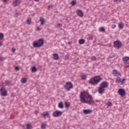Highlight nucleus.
Wrapping results in <instances>:
<instances>
[{
    "label": "nucleus",
    "mask_w": 129,
    "mask_h": 129,
    "mask_svg": "<svg viewBox=\"0 0 129 129\" xmlns=\"http://www.w3.org/2000/svg\"><path fill=\"white\" fill-rule=\"evenodd\" d=\"M96 57H95V56H93L91 57V59L92 60V61H94L95 60H96Z\"/></svg>",
    "instance_id": "e433bc0d"
},
{
    "label": "nucleus",
    "mask_w": 129,
    "mask_h": 129,
    "mask_svg": "<svg viewBox=\"0 0 129 129\" xmlns=\"http://www.w3.org/2000/svg\"><path fill=\"white\" fill-rule=\"evenodd\" d=\"M69 58V54H66L64 56V60H68Z\"/></svg>",
    "instance_id": "473e14b6"
},
{
    "label": "nucleus",
    "mask_w": 129,
    "mask_h": 129,
    "mask_svg": "<svg viewBox=\"0 0 129 129\" xmlns=\"http://www.w3.org/2000/svg\"><path fill=\"white\" fill-rule=\"evenodd\" d=\"M76 1H72V2H71V5H72V6H75V5H76Z\"/></svg>",
    "instance_id": "2f4dec72"
},
{
    "label": "nucleus",
    "mask_w": 129,
    "mask_h": 129,
    "mask_svg": "<svg viewBox=\"0 0 129 129\" xmlns=\"http://www.w3.org/2000/svg\"><path fill=\"white\" fill-rule=\"evenodd\" d=\"M85 43V40L84 39H80L79 40V43L80 45H82V44H84Z\"/></svg>",
    "instance_id": "f3484780"
},
{
    "label": "nucleus",
    "mask_w": 129,
    "mask_h": 129,
    "mask_svg": "<svg viewBox=\"0 0 129 129\" xmlns=\"http://www.w3.org/2000/svg\"><path fill=\"white\" fill-rule=\"evenodd\" d=\"M99 101H100L99 100H96V102H99Z\"/></svg>",
    "instance_id": "49530a36"
},
{
    "label": "nucleus",
    "mask_w": 129,
    "mask_h": 129,
    "mask_svg": "<svg viewBox=\"0 0 129 129\" xmlns=\"http://www.w3.org/2000/svg\"><path fill=\"white\" fill-rule=\"evenodd\" d=\"M113 2H114V3H117V0H113Z\"/></svg>",
    "instance_id": "de8ad7c7"
},
{
    "label": "nucleus",
    "mask_w": 129,
    "mask_h": 129,
    "mask_svg": "<svg viewBox=\"0 0 129 129\" xmlns=\"http://www.w3.org/2000/svg\"><path fill=\"white\" fill-rule=\"evenodd\" d=\"M53 7H54V5H49L48 9V10H50V9H52Z\"/></svg>",
    "instance_id": "c9c22d12"
},
{
    "label": "nucleus",
    "mask_w": 129,
    "mask_h": 129,
    "mask_svg": "<svg viewBox=\"0 0 129 129\" xmlns=\"http://www.w3.org/2000/svg\"><path fill=\"white\" fill-rule=\"evenodd\" d=\"M21 83H26V82H27V79H26V78H23L21 79Z\"/></svg>",
    "instance_id": "4be33fe9"
},
{
    "label": "nucleus",
    "mask_w": 129,
    "mask_h": 129,
    "mask_svg": "<svg viewBox=\"0 0 129 129\" xmlns=\"http://www.w3.org/2000/svg\"><path fill=\"white\" fill-rule=\"evenodd\" d=\"M53 57V59L54 60H58V58H59V55H58V54L57 53H54L52 55Z\"/></svg>",
    "instance_id": "dca6fc26"
},
{
    "label": "nucleus",
    "mask_w": 129,
    "mask_h": 129,
    "mask_svg": "<svg viewBox=\"0 0 129 129\" xmlns=\"http://www.w3.org/2000/svg\"><path fill=\"white\" fill-rule=\"evenodd\" d=\"M4 60H5V58L2 56H0V61H4Z\"/></svg>",
    "instance_id": "79ce46f5"
},
{
    "label": "nucleus",
    "mask_w": 129,
    "mask_h": 129,
    "mask_svg": "<svg viewBox=\"0 0 129 129\" xmlns=\"http://www.w3.org/2000/svg\"><path fill=\"white\" fill-rule=\"evenodd\" d=\"M118 27L119 29H122L123 28V25H122V23L118 24Z\"/></svg>",
    "instance_id": "a878e982"
},
{
    "label": "nucleus",
    "mask_w": 129,
    "mask_h": 129,
    "mask_svg": "<svg viewBox=\"0 0 129 129\" xmlns=\"http://www.w3.org/2000/svg\"><path fill=\"white\" fill-rule=\"evenodd\" d=\"M56 28H59V29L62 28V24L58 23L56 26Z\"/></svg>",
    "instance_id": "c756f323"
},
{
    "label": "nucleus",
    "mask_w": 129,
    "mask_h": 129,
    "mask_svg": "<svg viewBox=\"0 0 129 129\" xmlns=\"http://www.w3.org/2000/svg\"><path fill=\"white\" fill-rule=\"evenodd\" d=\"M115 27H116V25H115V24H113L111 26L112 29H115Z\"/></svg>",
    "instance_id": "ea45409f"
},
{
    "label": "nucleus",
    "mask_w": 129,
    "mask_h": 129,
    "mask_svg": "<svg viewBox=\"0 0 129 129\" xmlns=\"http://www.w3.org/2000/svg\"><path fill=\"white\" fill-rule=\"evenodd\" d=\"M71 88H73V85L72 84V83H67L64 86V89H66L67 91H70V89H71Z\"/></svg>",
    "instance_id": "20e7f679"
},
{
    "label": "nucleus",
    "mask_w": 129,
    "mask_h": 129,
    "mask_svg": "<svg viewBox=\"0 0 129 129\" xmlns=\"http://www.w3.org/2000/svg\"><path fill=\"white\" fill-rule=\"evenodd\" d=\"M5 83L7 86H10V85H11V82H10V81H6Z\"/></svg>",
    "instance_id": "bb28decb"
},
{
    "label": "nucleus",
    "mask_w": 129,
    "mask_h": 129,
    "mask_svg": "<svg viewBox=\"0 0 129 129\" xmlns=\"http://www.w3.org/2000/svg\"><path fill=\"white\" fill-rule=\"evenodd\" d=\"M77 15L78 16H79V17H83V13H82V11L80 10H78L77 11Z\"/></svg>",
    "instance_id": "ddd939ff"
},
{
    "label": "nucleus",
    "mask_w": 129,
    "mask_h": 129,
    "mask_svg": "<svg viewBox=\"0 0 129 129\" xmlns=\"http://www.w3.org/2000/svg\"><path fill=\"white\" fill-rule=\"evenodd\" d=\"M105 28L104 27H100L99 29V32H105Z\"/></svg>",
    "instance_id": "b1692460"
},
{
    "label": "nucleus",
    "mask_w": 129,
    "mask_h": 129,
    "mask_svg": "<svg viewBox=\"0 0 129 129\" xmlns=\"http://www.w3.org/2000/svg\"><path fill=\"white\" fill-rule=\"evenodd\" d=\"M118 93L121 96H124L125 95V91L123 89H119Z\"/></svg>",
    "instance_id": "1a4fd4ad"
},
{
    "label": "nucleus",
    "mask_w": 129,
    "mask_h": 129,
    "mask_svg": "<svg viewBox=\"0 0 129 129\" xmlns=\"http://www.w3.org/2000/svg\"><path fill=\"white\" fill-rule=\"evenodd\" d=\"M39 21L40 22V25L41 26H43V25L45 24V20L44 19V18L40 17L39 19Z\"/></svg>",
    "instance_id": "4468645a"
},
{
    "label": "nucleus",
    "mask_w": 129,
    "mask_h": 129,
    "mask_svg": "<svg viewBox=\"0 0 129 129\" xmlns=\"http://www.w3.org/2000/svg\"><path fill=\"white\" fill-rule=\"evenodd\" d=\"M81 78L82 80H86V78H87V77H86V75H83L81 76Z\"/></svg>",
    "instance_id": "393cba45"
},
{
    "label": "nucleus",
    "mask_w": 129,
    "mask_h": 129,
    "mask_svg": "<svg viewBox=\"0 0 129 129\" xmlns=\"http://www.w3.org/2000/svg\"><path fill=\"white\" fill-rule=\"evenodd\" d=\"M21 4V1L20 0H15L12 3V6L13 7H18Z\"/></svg>",
    "instance_id": "6e6552de"
},
{
    "label": "nucleus",
    "mask_w": 129,
    "mask_h": 129,
    "mask_svg": "<svg viewBox=\"0 0 129 129\" xmlns=\"http://www.w3.org/2000/svg\"><path fill=\"white\" fill-rule=\"evenodd\" d=\"M101 86L103 88H106V87H108V83L107 82H103L101 83Z\"/></svg>",
    "instance_id": "9d476101"
},
{
    "label": "nucleus",
    "mask_w": 129,
    "mask_h": 129,
    "mask_svg": "<svg viewBox=\"0 0 129 129\" xmlns=\"http://www.w3.org/2000/svg\"><path fill=\"white\" fill-rule=\"evenodd\" d=\"M44 45V40L40 39L37 42H34L33 43V46L34 48H40Z\"/></svg>",
    "instance_id": "7ed1b4c3"
},
{
    "label": "nucleus",
    "mask_w": 129,
    "mask_h": 129,
    "mask_svg": "<svg viewBox=\"0 0 129 129\" xmlns=\"http://www.w3.org/2000/svg\"><path fill=\"white\" fill-rule=\"evenodd\" d=\"M122 46V44L120 41H116L114 42V47L117 48V49H120V48Z\"/></svg>",
    "instance_id": "423d86ee"
},
{
    "label": "nucleus",
    "mask_w": 129,
    "mask_h": 129,
    "mask_svg": "<svg viewBox=\"0 0 129 129\" xmlns=\"http://www.w3.org/2000/svg\"><path fill=\"white\" fill-rule=\"evenodd\" d=\"M4 38V34L3 33H0V39Z\"/></svg>",
    "instance_id": "58836bf2"
},
{
    "label": "nucleus",
    "mask_w": 129,
    "mask_h": 129,
    "mask_svg": "<svg viewBox=\"0 0 129 129\" xmlns=\"http://www.w3.org/2000/svg\"><path fill=\"white\" fill-rule=\"evenodd\" d=\"M41 115L43 117H45V116H49V113L46 112V113H43L41 114Z\"/></svg>",
    "instance_id": "5701e85b"
},
{
    "label": "nucleus",
    "mask_w": 129,
    "mask_h": 129,
    "mask_svg": "<svg viewBox=\"0 0 129 129\" xmlns=\"http://www.w3.org/2000/svg\"><path fill=\"white\" fill-rule=\"evenodd\" d=\"M12 51L13 53H15V52H16V48H12Z\"/></svg>",
    "instance_id": "37998d69"
},
{
    "label": "nucleus",
    "mask_w": 129,
    "mask_h": 129,
    "mask_svg": "<svg viewBox=\"0 0 129 129\" xmlns=\"http://www.w3.org/2000/svg\"><path fill=\"white\" fill-rule=\"evenodd\" d=\"M37 30L38 31H41V30H42V27H40V26H38L37 27Z\"/></svg>",
    "instance_id": "4c0bfd02"
},
{
    "label": "nucleus",
    "mask_w": 129,
    "mask_h": 129,
    "mask_svg": "<svg viewBox=\"0 0 129 129\" xmlns=\"http://www.w3.org/2000/svg\"><path fill=\"white\" fill-rule=\"evenodd\" d=\"M58 107L59 108H63L64 107V105H63V103H62V102L58 103Z\"/></svg>",
    "instance_id": "6ab92c4d"
},
{
    "label": "nucleus",
    "mask_w": 129,
    "mask_h": 129,
    "mask_svg": "<svg viewBox=\"0 0 129 129\" xmlns=\"http://www.w3.org/2000/svg\"><path fill=\"white\" fill-rule=\"evenodd\" d=\"M122 60L124 62H127V61H128V60H129V57L128 56H126V57H123Z\"/></svg>",
    "instance_id": "aec40b11"
},
{
    "label": "nucleus",
    "mask_w": 129,
    "mask_h": 129,
    "mask_svg": "<svg viewBox=\"0 0 129 129\" xmlns=\"http://www.w3.org/2000/svg\"><path fill=\"white\" fill-rule=\"evenodd\" d=\"M119 82H121V79L119 77H117L116 78V83H119Z\"/></svg>",
    "instance_id": "412c9836"
},
{
    "label": "nucleus",
    "mask_w": 129,
    "mask_h": 129,
    "mask_svg": "<svg viewBox=\"0 0 129 129\" xmlns=\"http://www.w3.org/2000/svg\"><path fill=\"white\" fill-rule=\"evenodd\" d=\"M27 23L28 25H30V24L32 23V20L31 19H29L27 20Z\"/></svg>",
    "instance_id": "cd10ccee"
},
{
    "label": "nucleus",
    "mask_w": 129,
    "mask_h": 129,
    "mask_svg": "<svg viewBox=\"0 0 129 129\" xmlns=\"http://www.w3.org/2000/svg\"><path fill=\"white\" fill-rule=\"evenodd\" d=\"M45 127H46V124H41V128L42 129H45Z\"/></svg>",
    "instance_id": "7c9ffc66"
},
{
    "label": "nucleus",
    "mask_w": 129,
    "mask_h": 129,
    "mask_svg": "<svg viewBox=\"0 0 129 129\" xmlns=\"http://www.w3.org/2000/svg\"><path fill=\"white\" fill-rule=\"evenodd\" d=\"M31 69L32 73L36 72L37 71V68H36V67L35 66L32 67Z\"/></svg>",
    "instance_id": "a211bd4d"
},
{
    "label": "nucleus",
    "mask_w": 129,
    "mask_h": 129,
    "mask_svg": "<svg viewBox=\"0 0 129 129\" xmlns=\"http://www.w3.org/2000/svg\"><path fill=\"white\" fill-rule=\"evenodd\" d=\"M64 105H65L66 107H69V106H70V105L69 104H68V103H67V102H65Z\"/></svg>",
    "instance_id": "72a5a7b5"
},
{
    "label": "nucleus",
    "mask_w": 129,
    "mask_h": 129,
    "mask_svg": "<svg viewBox=\"0 0 129 129\" xmlns=\"http://www.w3.org/2000/svg\"><path fill=\"white\" fill-rule=\"evenodd\" d=\"M62 115V112L59 110H56L53 112L52 115L54 117H57L58 116H60V115Z\"/></svg>",
    "instance_id": "0eeeda50"
},
{
    "label": "nucleus",
    "mask_w": 129,
    "mask_h": 129,
    "mask_svg": "<svg viewBox=\"0 0 129 129\" xmlns=\"http://www.w3.org/2000/svg\"><path fill=\"white\" fill-rule=\"evenodd\" d=\"M101 80H102V79L99 77V76H96L94 78H92L90 80L89 83L90 84H91V85H95V84H98V83H99Z\"/></svg>",
    "instance_id": "f03ea898"
},
{
    "label": "nucleus",
    "mask_w": 129,
    "mask_h": 129,
    "mask_svg": "<svg viewBox=\"0 0 129 129\" xmlns=\"http://www.w3.org/2000/svg\"><path fill=\"white\" fill-rule=\"evenodd\" d=\"M15 70L16 71H19V70H20V69H19V67H16Z\"/></svg>",
    "instance_id": "a19ab883"
},
{
    "label": "nucleus",
    "mask_w": 129,
    "mask_h": 129,
    "mask_svg": "<svg viewBox=\"0 0 129 129\" xmlns=\"http://www.w3.org/2000/svg\"><path fill=\"white\" fill-rule=\"evenodd\" d=\"M35 2H39V0H34Z\"/></svg>",
    "instance_id": "09e8293b"
},
{
    "label": "nucleus",
    "mask_w": 129,
    "mask_h": 129,
    "mask_svg": "<svg viewBox=\"0 0 129 129\" xmlns=\"http://www.w3.org/2000/svg\"><path fill=\"white\" fill-rule=\"evenodd\" d=\"M107 105L108 107L109 106H112V103H111V102H109L107 104Z\"/></svg>",
    "instance_id": "f704fd0d"
},
{
    "label": "nucleus",
    "mask_w": 129,
    "mask_h": 129,
    "mask_svg": "<svg viewBox=\"0 0 129 129\" xmlns=\"http://www.w3.org/2000/svg\"><path fill=\"white\" fill-rule=\"evenodd\" d=\"M0 93L2 96H7L8 95V92H7V90L4 87H2L0 89Z\"/></svg>",
    "instance_id": "39448f33"
},
{
    "label": "nucleus",
    "mask_w": 129,
    "mask_h": 129,
    "mask_svg": "<svg viewBox=\"0 0 129 129\" xmlns=\"http://www.w3.org/2000/svg\"><path fill=\"white\" fill-rule=\"evenodd\" d=\"M113 75H115V76H118V75H120V73L117 72V71L116 70H114L113 71Z\"/></svg>",
    "instance_id": "2eb2a0df"
},
{
    "label": "nucleus",
    "mask_w": 129,
    "mask_h": 129,
    "mask_svg": "<svg viewBox=\"0 0 129 129\" xmlns=\"http://www.w3.org/2000/svg\"><path fill=\"white\" fill-rule=\"evenodd\" d=\"M98 91L100 94H102V93H103V92H104V88H103L102 87H99Z\"/></svg>",
    "instance_id": "f8f14e48"
},
{
    "label": "nucleus",
    "mask_w": 129,
    "mask_h": 129,
    "mask_svg": "<svg viewBox=\"0 0 129 129\" xmlns=\"http://www.w3.org/2000/svg\"><path fill=\"white\" fill-rule=\"evenodd\" d=\"M2 44V42H0V45H1Z\"/></svg>",
    "instance_id": "3c124183"
},
{
    "label": "nucleus",
    "mask_w": 129,
    "mask_h": 129,
    "mask_svg": "<svg viewBox=\"0 0 129 129\" xmlns=\"http://www.w3.org/2000/svg\"><path fill=\"white\" fill-rule=\"evenodd\" d=\"M80 100L82 103H87L90 105H93L95 102L93 101V97L87 92H83L80 93Z\"/></svg>",
    "instance_id": "f257e3e1"
},
{
    "label": "nucleus",
    "mask_w": 129,
    "mask_h": 129,
    "mask_svg": "<svg viewBox=\"0 0 129 129\" xmlns=\"http://www.w3.org/2000/svg\"><path fill=\"white\" fill-rule=\"evenodd\" d=\"M118 2H119V3H120V0H117Z\"/></svg>",
    "instance_id": "8fccbe9b"
},
{
    "label": "nucleus",
    "mask_w": 129,
    "mask_h": 129,
    "mask_svg": "<svg viewBox=\"0 0 129 129\" xmlns=\"http://www.w3.org/2000/svg\"><path fill=\"white\" fill-rule=\"evenodd\" d=\"M3 3H7L8 2V0H2Z\"/></svg>",
    "instance_id": "a18cd8bd"
},
{
    "label": "nucleus",
    "mask_w": 129,
    "mask_h": 129,
    "mask_svg": "<svg viewBox=\"0 0 129 129\" xmlns=\"http://www.w3.org/2000/svg\"><path fill=\"white\" fill-rule=\"evenodd\" d=\"M84 113L85 114H88L89 113H91V112H92V110H90V109H84L83 110Z\"/></svg>",
    "instance_id": "9b49d317"
},
{
    "label": "nucleus",
    "mask_w": 129,
    "mask_h": 129,
    "mask_svg": "<svg viewBox=\"0 0 129 129\" xmlns=\"http://www.w3.org/2000/svg\"><path fill=\"white\" fill-rule=\"evenodd\" d=\"M27 129H32V125L30 124H27L26 126Z\"/></svg>",
    "instance_id": "c85d7f7f"
},
{
    "label": "nucleus",
    "mask_w": 129,
    "mask_h": 129,
    "mask_svg": "<svg viewBox=\"0 0 129 129\" xmlns=\"http://www.w3.org/2000/svg\"><path fill=\"white\" fill-rule=\"evenodd\" d=\"M125 81V79H123L121 81V84H123V82Z\"/></svg>",
    "instance_id": "c03bdc74"
}]
</instances>
